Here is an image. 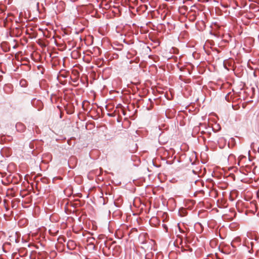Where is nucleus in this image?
<instances>
[{
  "mask_svg": "<svg viewBox=\"0 0 259 259\" xmlns=\"http://www.w3.org/2000/svg\"><path fill=\"white\" fill-rule=\"evenodd\" d=\"M16 130L18 132H23L25 130V125L23 123H22L21 122H18L16 124Z\"/></svg>",
  "mask_w": 259,
  "mask_h": 259,
  "instance_id": "1",
  "label": "nucleus"
},
{
  "mask_svg": "<svg viewBox=\"0 0 259 259\" xmlns=\"http://www.w3.org/2000/svg\"><path fill=\"white\" fill-rule=\"evenodd\" d=\"M76 244L73 240H69L67 242V247L70 249L75 248Z\"/></svg>",
  "mask_w": 259,
  "mask_h": 259,
  "instance_id": "2",
  "label": "nucleus"
}]
</instances>
